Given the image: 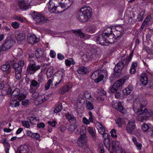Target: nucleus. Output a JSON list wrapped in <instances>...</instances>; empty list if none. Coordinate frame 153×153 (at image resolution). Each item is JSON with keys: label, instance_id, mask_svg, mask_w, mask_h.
Segmentation results:
<instances>
[{"label": "nucleus", "instance_id": "f257e3e1", "mask_svg": "<svg viewBox=\"0 0 153 153\" xmlns=\"http://www.w3.org/2000/svg\"><path fill=\"white\" fill-rule=\"evenodd\" d=\"M147 104L146 101L142 98L136 99L134 101L133 109L134 112L137 114V119L139 121L143 122L147 120L153 115L152 111L146 109L144 106Z\"/></svg>", "mask_w": 153, "mask_h": 153}, {"label": "nucleus", "instance_id": "f03ea898", "mask_svg": "<svg viewBox=\"0 0 153 153\" xmlns=\"http://www.w3.org/2000/svg\"><path fill=\"white\" fill-rule=\"evenodd\" d=\"M77 15V18L79 21L82 22H86L91 16V9L89 6H82L78 11Z\"/></svg>", "mask_w": 153, "mask_h": 153}, {"label": "nucleus", "instance_id": "7ed1b4c3", "mask_svg": "<svg viewBox=\"0 0 153 153\" xmlns=\"http://www.w3.org/2000/svg\"><path fill=\"white\" fill-rule=\"evenodd\" d=\"M114 36V35L111 33H103L97 37V42L102 45H106L111 42V39L113 38Z\"/></svg>", "mask_w": 153, "mask_h": 153}, {"label": "nucleus", "instance_id": "20e7f679", "mask_svg": "<svg viewBox=\"0 0 153 153\" xmlns=\"http://www.w3.org/2000/svg\"><path fill=\"white\" fill-rule=\"evenodd\" d=\"M132 55L131 54L128 57H126V56H123L119 61L116 65L114 68L115 71L117 72H119L121 71L124 65H127L131 61Z\"/></svg>", "mask_w": 153, "mask_h": 153}, {"label": "nucleus", "instance_id": "39448f33", "mask_svg": "<svg viewBox=\"0 0 153 153\" xmlns=\"http://www.w3.org/2000/svg\"><path fill=\"white\" fill-rule=\"evenodd\" d=\"M134 15L130 9H127L124 15V22L127 24H131L135 22Z\"/></svg>", "mask_w": 153, "mask_h": 153}, {"label": "nucleus", "instance_id": "423d86ee", "mask_svg": "<svg viewBox=\"0 0 153 153\" xmlns=\"http://www.w3.org/2000/svg\"><path fill=\"white\" fill-rule=\"evenodd\" d=\"M48 6L49 10L51 13H59V11L56 10L57 7L60 6L59 5L58 0H50Z\"/></svg>", "mask_w": 153, "mask_h": 153}, {"label": "nucleus", "instance_id": "0eeeda50", "mask_svg": "<svg viewBox=\"0 0 153 153\" xmlns=\"http://www.w3.org/2000/svg\"><path fill=\"white\" fill-rule=\"evenodd\" d=\"M32 17L35 23L37 25L45 23L46 21L44 17L37 12H34Z\"/></svg>", "mask_w": 153, "mask_h": 153}, {"label": "nucleus", "instance_id": "6e6552de", "mask_svg": "<svg viewBox=\"0 0 153 153\" xmlns=\"http://www.w3.org/2000/svg\"><path fill=\"white\" fill-rule=\"evenodd\" d=\"M14 43L13 40L6 39L5 42L0 46V53L9 49L13 46Z\"/></svg>", "mask_w": 153, "mask_h": 153}, {"label": "nucleus", "instance_id": "1a4fd4ad", "mask_svg": "<svg viewBox=\"0 0 153 153\" xmlns=\"http://www.w3.org/2000/svg\"><path fill=\"white\" fill-rule=\"evenodd\" d=\"M65 71L63 69H61L57 71L56 73L55 80L56 83L55 84L56 86L59 84L63 82V78L65 76Z\"/></svg>", "mask_w": 153, "mask_h": 153}, {"label": "nucleus", "instance_id": "9d476101", "mask_svg": "<svg viewBox=\"0 0 153 153\" xmlns=\"http://www.w3.org/2000/svg\"><path fill=\"white\" fill-rule=\"evenodd\" d=\"M123 102H113L112 107L118 111L123 113H127L126 110L123 106Z\"/></svg>", "mask_w": 153, "mask_h": 153}, {"label": "nucleus", "instance_id": "9b49d317", "mask_svg": "<svg viewBox=\"0 0 153 153\" xmlns=\"http://www.w3.org/2000/svg\"><path fill=\"white\" fill-rule=\"evenodd\" d=\"M136 127L135 121L133 120H129L126 126L127 132L131 134H133Z\"/></svg>", "mask_w": 153, "mask_h": 153}, {"label": "nucleus", "instance_id": "f8f14e48", "mask_svg": "<svg viewBox=\"0 0 153 153\" xmlns=\"http://www.w3.org/2000/svg\"><path fill=\"white\" fill-rule=\"evenodd\" d=\"M59 5L61 8H69L73 3L74 0H58Z\"/></svg>", "mask_w": 153, "mask_h": 153}, {"label": "nucleus", "instance_id": "ddd939ff", "mask_svg": "<svg viewBox=\"0 0 153 153\" xmlns=\"http://www.w3.org/2000/svg\"><path fill=\"white\" fill-rule=\"evenodd\" d=\"M40 68V66L39 65H36L35 63H30L27 66V71L30 74H33L39 69Z\"/></svg>", "mask_w": 153, "mask_h": 153}, {"label": "nucleus", "instance_id": "4468645a", "mask_svg": "<svg viewBox=\"0 0 153 153\" xmlns=\"http://www.w3.org/2000/svg\"><path fill=\"white\" fill-rule=\"evenodd\" d=\"M87 138L85 134H81L79 138L77 143L80 147H82L86 145Z\"/></svg>", "mask_w": 153, "mask_h": 153}, {"label": "nucleus", "instance_id": "2eb2a0df", "mask_svg": "<svg viewBox=\"0 0 153 153\" xmlns=\"http://www.w3.org/2000/svg\"><path fill=\"white\" fill-rule=\"evenodd\" d=\"M17 4L19 8L24 10H26L30 5L29 3H26L25 1L23 0H18Z\"/></svg>", "mask_w": 153, "mask_h": 153}, {"label": "nucleus", "instance_id": "dca6fc26", "mask_svg": "<svg viewBox=\"0 0 153 153\" xmlns=\"http://www.w3.org/2000/svg\"><path fill=\"white\" fill-rule=\"evenodd\" d=\"M73 84L71 82H68L61 88L59 93L61 94H64L65 92L68 91L71 89Z\"/></svg>", "mask_w": 153, "mask_h": 153}, {"label": "nucleus", "instance_id": "f3484780", "mask_svg": "<svg viewBox=\"0 0 153 153\" xmlns=\"http://www.w3.org/2000/svg\"><path fill=\"white\" fill-rule=\"evenodd\" d=\"M15 36L16 40L19 44L22 43L25 39V34L19 32H16Z\"/></svg>", "mask_w": 153, "mask_h": 153}, {"label": "nucleus", "instance_id": "a211bd4d", "mask_svg": "<svg viewBox=\"0 0 153 153\" xmlns=\"http://www.w3.org/2000/svg\"><path fill=\"white\" fill-rule=\"evenodd\" d=\"M80 128V127L79 125L74 124L69 125L67 129L71 133L74 132L76 134H79V133Z\"/></svg>", "mask_w": 153, "mask_h": 153}, {"label": "nucleus", "instance_id": "6ab92c4d", "mask_svg": "<svg viewBox=\"0 0 153 153\" xmlns=\"http://www.w3.org/2000/svg\"><path fill=\"white\" fill-rule=\"evenodd\" d=\"M17 153H30L29 148L26 145H21L18 149Z\"/></svg>", "mask_w": 153, "mask_h": 153}, {"label": "nucleus", "instance_id": "aec40b11", "mask_svg": "<svg viewBox=\"0 0 153 153\" xmlns=\"http://www.w3.org/2000/svg\"><path fill=\"white\" fill-rule=\"evenodd\" d=\"M112 149L114 151L117 152L120 151L121 148L120 145V143L116 141H113L112 143Z\"/></svg>", "mask_w": 153, "mask_h": 153}, {"label": "nucleus", "instance_id": "412c9836", "mask_svg": "<svg viewBox=\"0 0 153 153\" xmlns=\"http://www.w3.org/2000/svg\"><path fill=\"white\" fill-rule=\"evenodd\" d=\"M35 54L36 58H40L45 57V53L43 49L39 48L35 51Z\"/></svg>", "mask_w": 153, "mask_h": 153}, {"label": "nucleus", "instance_id": "4be33fe9", "mask_svg": "<svg viewBox=\"0 0 153 153\" xmlns=\"http://www.w3.org/2000/svg\"><path fill=\"white\" fill-rule=\"evenodd\" d=\"M96 127L98 130V132L101 134H102L105 132V127L100 123L99 122H96L95 124Z\"/></svg>", "mask_w": 153, "mask_h": 153}, {"label": "nucleus", "instance_id": "5701e85b", "mask_svg": "<svg viewBox=\"0 0 153 153\" xmlns=\"http://www.w3.org/2000/svg\"><path fill=\"white\" fill-rule=\"evenodd\" d=\"M27 40L29 43L33 44L39 41V39L36 37L34 35L28 36L27 37Z\"/></svg>", "mask_w": 153, "mask_h": 153}, {"label": "nucleus", "instance_id": "b1692460", "mask_svg": "<svg viewBox=\"0 0 153 153\" xmlns=\"http://www.w3.org/2000/svg\"><path fill=\"white\" fill-rule=\"evenodd\" d=\"M140 81L144 85H147L148 82L147 75L146 73H143L140 76Z\"/></svg>", "mask_w": 153, "mask_h": 153}, {"label": "nucleus", "instance_id": "393cba45", "mask_svg": "<svg viewBox=\"0 0 153 153\" xmlns=\"http://www.w3.org/2000/svg\"><path fill=\"white\" fill-rule=\"evenodd\" d=\"M133 89V87L131 85H129L128 87L123 89V94L124 95H129Z\"/></svg>", "mask_w": 153, "mask_h": 153}, {"label": "nucleus", "instance_id": "a878e982", "mask_svg": "<svg viewBox=\"0 0 153 153\" xmlns=\"http://www.w3.org/2000/svg\"><path fill=\"white\" fill-rule=\"evenodd\" d=\"M132 140L134 145L136 147L137 149V150H140L141 149L142 147V146L141 143L138 142L137 141L136 138L135 137H133L132 138Z\"/></svg>", "mask_w": 153, "mask_h": 153}, {"label": "nucleus", "instance_id": "bb28decb", "mask_svg": "<svg viewBox=\"0 0 153 153\" xmlns=\"http://www.w3.org/2000/svg\"><path fill=\"white\" fill-rule=\"evenodd\" d=\"M90 134L92 136L93 139H95L96 138L95 130L93 128L89 127L87 129Z\"/></svg>", "mask_w": 153, "mask_h": 153}, {"label": "nucleus", "instance_id": "cd10ccee", "mask_svg": "<svg viewBox=\"0 0 153 153\" xmlns=\"http://www.w3.org/2000/svg\"><path fill=\"white\" fill-rule=\"evenodd\" d=\"M144 22L148 25H151L153 22V15L151 14L145 18Z\"/></svg>", "mask_w": 153, "mask_h": 153}, {"label": "nucleus", "instance_id": "c85d7f7f", "mask_svg": "<svg viewBox=\"0 0 153 153\" xmlns=\"http://www.w3.org/2000/svg\"><path fill=\"white\" fill-rule=\"evenodd\" d=\"M15 77L17 80H19L21 77L22 69L20 67L18 68V69H15Z\"/></svg>", "mask_w": 153, "mask_h": 153}, {"label": "nucleus", "instance_id": "c756f323", "mask_svg": "<svg viewBox=\"0 0 153 153\" xmlns=\"http://www.w3.org/2000/svg\"><path fill=\"white\" fill-rule=\"evenodd\" d=\"M125 82L124 79H121L115 82L114 84L118 89L121 88Z\"/></svg>", "mask_w": 153, "mask_h": 153}, {"label": "nucleus", "instance_id": "7c9ffc66", "mask_svg": "<svg viewBox=\"0 0 153 153\" xmlns=\"http://www.w3.org/2000/svg\"><path fill=\"white\" fill-rule=\"evenodd\" d=\"M77 72L80 74H83L88 72V70L85 67L82 66L79 67L78 69Z\"/></svg>", "mask_w": 153, "mask_h": 153}, {"label": "nucleus", "instance_id": "2f4dec72", "mask_svg": "<svg viewBox=\"0 0 153 153\" xmlns=\"http://www.w3.org/2000/svg\"><path fill=\"white\" fill-rule=\"evenodd\" d=\"M19 102L16 101L15 99H14V98L11 97L10 103V105L11 107H16L19 106Z\"/></svg>", "mask_w": 153, "mask_h": 153}, {"label": "nucleus", "instance_id": "473e14b6", "mask_svg": "<svg viewBox=\"0 0 153 153\" xmlns=\"http://www.w3.org/2000/svg\"><path fill=\"white\" fill-rule=\"evenodd\" d=\"M45 96L43 94L39 95L37 99H36L35 102H38V104L41 103L45 101L46 100Z\"/></svg>", "mask_w": 153, "mask_h": 153}, {"label": "nucleus", "instance_id": "72a5a7b5", "mask_svg": "<svg viewBox=\"0 0 153 153\" xmlns=\"http://www.w3.org/2000/svg\"><path fill=\"white\" fill-rule=\"evenodd\" d=\"M115 29L117 33V36H120L122 34L123 31V27L120 25H118L115 27Z\"/></svg>", "mask_w": 153, "mask_h": 153}, {"label": "nucleus", "instance_id": "f704fd0d", "mask_svg": "<svg viewBox=\"0 0 153 153\" xmlns=\"http://www.w3.org/2000/svg\"><path fill=\"white\" fill-rule=\"evenodd\" d=\"M25 65V62L22 60H20L18 63H15L13 65V67L15 69H18V68L20 67L22 68V67L23 66Z\"/></svg>", "mask_w": 153, "mask_h": 153}, {"label": "nucleus", "instance_id": "c9c22d12", "mask_svg": "<svg viewBox=\"0 0 153 153\" xmlns=\"http://www.w3.org/2000/svg\"><path fill=\"white\" fill-rule=\"evenodd\" d=\"M53 69L52 67L48 68L46 72L47 77L48 78H50L53 75Z\"/></svg>", "mask_w": 153, "mask_h": 153}, {"label": "nucleus", "instance_id": "e433bc0d", "mask_svg": "<svg viewBox=\"0 0 153 153\" xmlns=\"http://www.w3.org/2000/svg\"><path fill=\"white\" fill-rule=\"evenodd\" d=\"M20 93V91L19 88L15 89L11 93V97H16Z\"/></svg>", "mask_w": 153, "mask_h": 153}, {"label": "nucleus", "instance_id": "4c0bfd02", "mask_svg": "<svg viewBox=\"0 0 153 153\" xmlns=\"http://www.w3.org/2000/svg\"><path fill=\"white\" fill-rule=\"evenodd\" d=\"M65 62L66 66H69L71 64L74 65L75 63L72 58H70L69 59L65 60Z\"/></svg>", "mask_w": 153, "mask_h": 153}, {"label": "nucleus", "instance_id": "58836bf2", "mask_svg": "<svg viewBox=\"0 0 153 153\" xmlns=\"http://www.w3.org/2000/svg\"><path fill=\"white\" fill-rule=\"evenodd\" d=\"M65 116L70 122L74 120H75L74 116L69 113H68L65 114Z\"/></svg>", "mask_w": 153, "mask_h": 153}, {"label": "nucleus", "instance_id": "ea45409f", "mask_svg": "<svg viewBox=\"0 0 153 153\" xmlns=\"http://www.w3.org/2000/svg\"><path fill=\"white\" fill-rule=\"evenodd\" d=\"M8 87V84L6 81L0 82V90L6 88Z\"/></svg>", "mask_w": 153, "mask_h": 153}, {"label": "nucleus", "instance_id": "a19ab883", "mask_svg": "<svg viewBox=\"0 0 153 153\" xmlns=\"http://www.w3.org/2000/svg\"><path fill=\"white\" fill-rule=\"evenodd\" d=\"M53 81V78L49 79L48 80L45 86V89L46 90H48L49 89L51 85H52V82Z\"/></svg>", "mask_w": 153, "mask_h": 153}, {"label": "nucleus", "instance_id": "79ce46f5", "mask_svg": "<svg viewBox=\"0 0 153 153\" xmlns=\"http://www.w3.org/2000/svg\"><path fill=\"white\" fill-rule=\"evenodd\" d=\"M150 128V126L146 123H143L141 127L142 129L144 132L148 131Z\"/></svg>", "mask_w": 153, "mask_h": 153}, {"label": "nucleus", "instance_id": "37998d69", "mask_svg": "<svg viewBox=\"0 0 153 153\" xmlns=\"http://www.w3.org/2000/svg\"><path fill=\"white\" fill-rule=\"evenodd\" d=\"M99 71L97 70L95 71L91 75V78L93 80H95L99 76Z\"/></svg>", "mask_w": 153, "mask_h": 153}, {"label": "nucleus", "instance_id": "c03bdc74", "mask_svg": "<svg viewBox=\"0 0 153 153\" xmlns=\"http://www.w3.org/2000/svg\"><path fill=\"white\" fill-rule=\"evenodd\" d=\"M145 12L144 10L141 11L137 16V19L139 21L142 20L143 18V16L145 14Z\"/></svg>", "mask_w": 153, "mask_h": 153}, {"label": "nucleus", "instance_id": "a18cd8bd", "mask_svg": "<svg viewBox=\"0 0 153 153\" xmlns=\"http://www.w3.org/2000/svg\"><path fill=\"white\" fill-rule=\"evenodd\" d=\"M104 145L106 147L107 149L108 150H109L111 147V144L110 139L104 140Z\"/></svg>", "mask_w": 153, "mask_h": 153}, {"label": "nucleus", "instance_id": "49530a36", "mask_svg": "<svg viewBox=\"0 0 153 153\" xmlns=\"http://www.w3.org/2000/svg\"><path fill=\"white\" fill-rule=\"evenodd\" d=\"M116 122L118 126L120 127H121L122 124L124 123L123 120L120 118H117L116 120Z\"/></svg>", "mask_w": 153, "mask_h": 153}, {"label": "nucleus", "instance_id": "de8ad7c7", "mask_svg": "<svg viewBox=\"0 0 153 153\" xmlns=\"http://www.w3.org/2000/svg\"><path fill=\"white\" fill-rule=\"evenodd\" d=\"M86 107L87 109L89 110H91L94 108V106L89 101L86 102Z\"/></svg>", "mask_w": 153, "mask_h": 153}, {"label": "nucleus", "instance_id": "09e8293b", "mask_svg": "<svg viewBox=\"0 0 153 153\" xmlns=\"http://www.w3.org/2000/svg\"><path fill=\"white\" fill-rule=\"evenodd\" d=\"M118 88L114 84L113 85L110 87L109 88V91L111 93H115L118 90Z\"/></svg>", "mask_w": 153, "mask_h": 153}, {"label": "nucleus", "instance_id": "8fccbe9b", "mask_svg": "<svg viewBox=\"0 0 153 153\" xmlns=\"http://www.w3.org/2000/svg\"><path fill=\"white\" fill-rule=\"evenodd\" d=\"M4 145L6 146V148L5 150V153H9V149L10 147L9 144L7 142V141L5 140L3 142Z\"/></svg>", "mask_w": 153, "mask_h": 153}, {"label": "nucleus", "instance_id": "3c124183", "mask_svg": "<svg viewBox=\"0 0 153 153\" xmlns=\"http://www.w3.org/2000/svg\"><path fill=\"white\" fill-rule=\"evenodd\" d=\"M82 101V105H83V104L84 102V97L83 95L82 94H80L79 95L78 97V100H77V102L78 103H81V102Z\"/></svg>", "mask_w": 153, "mask_h": 153}, {"label": "nucleus", "instance_id": "603ef678", "mask_svg": "<svg viewBox=\"0 0 153 153\" xmlns=\"http://www.w3.org/2000/svg\"><path fill=\"white\" fill-rule=\"evenodd\" d=\"M26 95L24 94H19L16 97V98H18L20 100H24L26 97Z\"/></svg>", "mask_w": 153, "mask_h": 153}, {"label": "nucleus", "instance_id": "864d4df0", "mask_svg": "<svg viewBox=\"0 0 153 153\" xmlns=\"http://www.w3.org/2000/svg\"><path fill=\"white\" fill-rule=\"evenodd\" d=\"M75 34L76 36H80L81 37L84 38V35L83 33L81 32L80 30H76L74 31Z\"/></svg>", "mask_w": 153, "mask_h": 153}, {"label": "nucleus", "instance_id": "5fc2aeb1", "mask_svg": "<svg viewBox=\"0 0 153 153\" xmlns=\"http://www.w3.org/2000/svg\"><path fill=\"white\" fill-rule=\"evenodd\" d=\"M22 124L23 126L27 128H29L30 125L29 122L27 121H23L22 122Z\"/></svg>", "mask_w": 153, "mask_h": 153}, {"label": "nucleus", "instance_id": "6e6d98bb", "mask_svg": "<svg viewBox=\"0 0 153 153\" xmlns=\"http://www.w3.org/2000/svg\"><path fill=\"white\" fill-rule=\"evenodd\" d=\"M9 67V65L8 64L3 65L1 66V69L3 71H5L7 70Z\"/></svg>", "mask_w": 153, "mask_h": 153}, {"label": "nucleus", "instance_id": "4d7b16f0", "mask_svg": "<svg viewBox=\"0 0 153 153\" xmlns=\"http://www.w3.org/2000/svg\"><path fill=\"white\" fill-rule=\"evenodd\" d=\"M104 78V76L102 74L99 75L97 79L95 80L96 82H98L101 81Z\"/></svg>", "mask_w": 153, "mask_h": 153}, {"label": "nucleus", "instance_id": "13d9d810", "mask_svg": "<svg viewBox=\"0 0 153 153\" xmlns=\"http://www.w3.org/2000/svg\"><path fill=\"white\" fill-rule=\"evenodd\" d=\"M62 109V106L61 105H59L57 106L54 110V112L55 113H57Z\"/></svg>", "mask_w": 153, "mask_h": 153}, {"label": "nucleus", "instance_id": "bf43d9fd", "mask_svg": "<svg viewBox=\"0 0 153 153\" xmlns=\"http://www.w3.org/2000/svg\"><path fill=\"white\" fill-rule=\"evenodd\" d=\"M84 96L85 98L88 100H90L91 98V94L88 91L85 92L84 93Z\"/></svg>", "mask_w": 153, "mask_h": 153}, {"label": "nucleus", "instance_id": "052dcab7", "mask_svg": "<svg viewBox=\"0 0 153 153\" xmlns=\"http://www.w3.org/2000/svg\"><path fill=\"white\" fill-rule=\"evenodd\" d=\"M31 137L39 140H40L39 134L37 133H33Z\"/></svg>", "mask_w": 153, "mask_h": 153}, {"label": "nucleus", "instance_id": "680f3d73", "mask_svg": "<svg viewBox=\"0 0 153 153\" xmlns=\"http://www.w3.org/2000/svg\"><path fill=\"white\" fill-rule=\"evenodd\" d=\"M31 85L33 87H39V84L36 80H33L31 82Z\"/></svg>", "mask_w": 153, "mask_h": 153}, {"label": "nucleus", "instance_id": "e2e57ef3", "mask_svg": "<svg viewBox=\"0 0 153 153\" xmlns=\"http://www.w3.org/2000/svg\"><path fill=\"white\" fill-rule=\"evenodd\" d=\"M97 93L100 95H104L106 94V92L101 88L98 89Z\"/></svg>", "mask_w": 153, "mask_h": 153}, {"label": "nucleus", "instance_id": "0e129e2a", "mask_svg": "<svg viewBox=\"0 0 153 153\" xmlns=\"http://www.w3.org/2000/svg\"><path fill=\"white\" fill-rule=\"evenodd\" d=\"M111 136L113 137L116 138L117 135L116 134V130L114 129H112L110 132Z\"/></svg>", "mask_w": 153, "mask_h": 153}, {"label": "nucleus", "instance_id": "69168bd1", "mask_svg": "<svg viewBox=\"0 0 153 153\" xmlns=\"http://www.w3.org/2000/svg\"><path fill=\"white\" fill-rule=\"evenodd\" d=\"M11 25L15 29L17 28L19 26V24L16 22H13L12 24Z\"/></svg>", "mask_w": 153, "mask_h": 153}, {"label": "nucleus", "instance_id": "338daca9", "mask_svg": "<svg viewBox=\"0 0 153 153\" xmlns=\"http://www.w3.org/2000/svg\"><path fill=\"white\" fill-rule=\"evenodd\" d=\"M86 128L85 126H82L80 130H79V132H80V133H81V132H82L83 134H85L86 133Z\"/></svg>", "mask_w": 153, "mask_h": 153}, {"label": "nucleus", "instance_id": "774afa93", "mask_svg": "<svg viewBox=\"0 0 153 153\" xmlns=\"http://www.w3.org/2000/svg\"><path fill=\"white\" fill-rule=\"evenodd\" d=\"M82 122L84 124L88 125L89 124V120L86 117H83L82 118Z\"/></svg>", "mask_w": 153, "mask_h": 153}]
</instances>
